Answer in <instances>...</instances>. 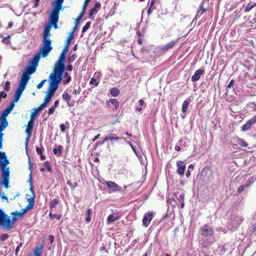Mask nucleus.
I'll return each instance as SVG.
<instances>
[{
	"label": "nucleus",
	"mask_w": 256,
	"mask_h": 256,
	"mask_svg": "<svg viewBox=\"0 0 256 256\" xmlns=\"http://www.w3.org/2000/svg\"><path fill=\"white\" fill-rule=\"evenodd\" d=\"M74 36L72 34H70L68 35V38L66 42V46H68H68L70 44L72 40L74 38Z\"/></svg>",
	"instance_id": "ea45409f"
},
{
	"label": "nucleus",
	"mask_w": 256,
	"mask_h": 256,
	"mask_svg": "<svg viewBox=\"0 0 256 256\" xmlns=\"http://www.w3.org/2000/svg\"><path fill=\"white\" fill-rule=\"evenodd\" d=\"M110 92L112 96L116 97L119 95L120 91L118 88H114L110 90Z\"/></svg>",
	"instance_id": "c756f323"
},
{
	"label": "nucleus",
	"mask_w": 256,
	"mask_h": 256,
	"mask_svg": "<svg viewBox=\"0 0 256 256\" xmlns=\"http://www.w3.org/2000/svg\"><path fill=\"white\" fill-rule=\"evenodd\" d=\"M49 216L51 218H56L57 220H59L62 218L61 215H58L56 214H52L51 212L49 214Z\"/></svg>",
	"instance_id": "603ef678"
},
{
	"label": "nucleus",
	"mask_w": 256,
	"mask_h": 256,
	"mask_svg": "<svg viewBox=\"0 0 256 256\" xmlns=\"http://www.w3.org/2000/svg\"><path fill=\"white\" fill-rule=\"evenodd\" d=\"M208 0H202L200 4L198 10L197 11L196 16L200 17L208 9Z\"/></svg>",
	"instance_id": "6e6552de"
},
{
	"label": "nucleus",
	"mask_w": 256,
	"mask_h": 256,
	"mask_svg": "<svg viewBox=\"0 0 256 256\" xmlns=\"http://www.w3.org/2000/svg\"><path fill=\"white\" fill-rule=\"evenodd\" d=\"M10 82L9 81H6V82H5V85H4V90L6 91V92H8L10 90Z\"/></svg>",
	"instance_id": "8fccbe9b"
},
{
	"label": "nucleus",
	"mask_w": 256,
	"mask_h": 256,
	"mask_svg": "<svg viewBox=\"0 0 256 256\" xmlns=\"http://www.w3.org/2000/svg\"><path fill=\"white\" fill-rule=\"evenodd\" d=\"M72 80L71 76L68 74V72H64V79L63 80V83L64 84H68Z\"/></svg>",
	"instance_id": "7c9ffc66"
},
{
	"label": "nucleus",
	"mask_w": 256,
	"mask_h": 256,
	"mask_svg": "<svg viewBox=\"0 0 256 256\" xmlns=\"http://www.w3.org/2000/svg\"><path fill=\"white\" fill-rule=\"evenodd\" d=\"M4 162H0L2 176L0 184L4 185L5 188H8L10 187L9 180L10 172L9 170V168L6 167V165L9 164V161L7 158H4Z\"/></svg>",
	"instance_id": "7ed1b4c3"
},
{
	"label": "nucleus",
	"mask_w": 256,
	"mask_h": 256,
	"mask_svg": "<svg viewBox=\"0 0 256 256\" xmlns=\"http://www.w3.org/2000/svg\"><path fill=\"white\" fill-rule=\"evenodd\" d=\"M237 142L238 144L240 146L242 147L246 148L248 146V144L247 142L242 138H238L237 139Z\"/></svg>",
	"instance_id": "c9c22d12"
},
{
	"label": "nucleus",
	"mask_w": 256,
	"mask_h": 256,
	"mask_svg": "<svg viewBox=\"0 0 256 256\" xmlns=\"http://www.w3.org/2000/svg\"><path fill=\"white\" fill-rule=\"evenodd\" d=\"M46 82V79H44L43 80H42L41 81V82L40 83H39L36 87H37V88L38 89H40L44 85V84Z\"/></svg>",
	"instance_id": "13d9d810"
},
{
	"label": "nucleus",
	"mask_w": 256,
	"mask_h": 256,
	"mask_svg": "<svg viewBox=\"0 0 256 256\" xmlns=\"http://www.w3.org/2000/svg\"><path fill=\"white\" fill-rule=\"evenodd\" d=\"M30 190L32 192V196L28 198V204L24 208L20 210L21 212L24 215V214L28 210H31L34 206V198L35 196L34 192L32 190V188H30Z\"/></svg>",
	"instance_id": "1a4fd4ad"
},
{
	"label": "nucleus",
	"mask_w": 256,
	"mask_h": 256,
	"mask_svg": "<svg viewBox=\"0 0 256 256\" xmlns=\"http://www.w3.org/2000/svg\"><path fill=\"white\" fill-rule=\"evenodd\" d=\"M176 172L179 175L183 176L186 168V164L182 160H178L176 162Z\"/></svg>",
	"instance_id": "f8f14e48"
},
{
	"label": "nucleus",
	"mask_w": 256,
	"mask_h": 256,
	"mask_svg": "<svg viewBox=\"0 0 256 256\" xmlns=\"http://www.w3.org/2000/svg\"><path fill=\"white\" fill-rule=\"evenodd\" d=\"M98 10L94 8H92L90 10V12H89V18L91 20H94V14H96L98 12Z\"/></svg>",
	"instance_id": "cd10ccee"
},
{
	"label": "nucleus",
	"mask_w": 256,
	"mask_h": 256,
	"mask_svg": "<svg viewBox=\"0 0 256 256\" xmlns=\"http://www.w3.org/2000/svg\"><path fill=\"white\" fill-rule=\"evenodd\" d=\"M190 102L188 101L187 100H184L183 102L182 105V112H186L188 105L189 104Z\"/></svg>",
	"instance_id": "a19ab883"
},
{
	"label": "nucleus",
	"mask_w": 256,
	"mask_h": 256,
	"mask_svg": "<svg viewBox=\"0 0 256 256\" xmlns=\"http://www.w3.org/2000/svg\"><path fill=\"white\" fill-rule=\"evenodd\" d=\"M68 46H65L62 52H61L58 60L55 64V66L65 69L64 62L66 59V54L68 52Z\"/></svg>",
	"instance_id": "0eeeda50"
},
{
	"label": "nucleus",
	"mask_w": 256,
	"mask_h": 256,
	"mask_svg": "<svg viewBox=\"0 0 256 256\" xmlns=\"http://www.w3.org/2000/svg\"><path fill=\"white\" fill-rule=\"evenodd\" d=\"M67 70L70 71V72H71L72 70H73V66H72L70 64H68V66H67V68H66Z\"/></svg>",
	"instance_id": "338daca9"
},
{
	"label": "nucleus",
	"mask_w": 256,
	"mask_h": 256,
	"mask_svg": "<svg viewBox=\"0 0 256 256\" xmlns=\"http://www.w3.org/2000/svg\"><path fill=\"white\" fill-rule=\"evenodd\" d=\"M91 24V22H88L86 25L82 28V32L84 33L86 32V30L90 28Z\"/></svg>",
	"instance_id": "37998d69"
},
{
	"label": "nucleus",
	"mask_w": 256,
	"mask_h": 256,
	"mask_svg": "<svg viewBox=\"0 0 256 256\" xmlns=\"http://www.w3.org/2000/svg\"><path fill=\"white\" fill-rule=\"evenodd\" d=\"M40 1V0H35V2L34 5V8H36L38 6L39 4Z\"/></svg>",
	"instance_id": "774afa93"
},
{
	"label": "nucleus",
	"mask_w": 256,
	"mask_h": 256,
	"mask_svg": "<svg viewBox=\"0 0 256 256\" xmlns=\"http://www.w3.org/2000/svg\"><path fill=\"white\" fill-rule=\"evenodd\" d=\"M178 38L176 40H172L166 44L161 46L160 48V50L162 52H166L168 50L172 48H173V46L175 45V44L176 43V42L178 41Z\"/></svg>",
	"instance_id": "a211bd4d"
},
{
	"label": "nucleus",
	"mask_w": 256,
	"mask_h": 256,
	"mask_svg": "<svg viewBox=\"0 0 256 256\" xmlns=\"http://www.w3.org/2000/svg\"><path fill=\"white\" fill-rule=\"evenodd\" d=\"M107 186L112 190L114 192H117L120 190L119 186L115 182L112 181H108L106 182Z\"/></svg>",
	"instance_id": "412c9836"
},
{
	"label": "nucleus",
	"mask_w": 256,
	"mask_h": 256,
	"mask_svg": "<svg viewBox=\"0 0 256 256\" xmlns=\"http://www.w3.org/2000/svg\"><path fill=\"white\" fill-rule=\"evenodd\" d=\"M80 22V21L79 20H76V19L75 20V21H74V26L73 28V29H72V31L71 32L70 34H74V32L77 29L78 26Z\"/></svg>",
	"instance_id": "79ce46f5"
},
{
	"label": "nucleus",
	"mask_w": 256,
	"mask_h": 256,
	"mask_svg": "<svg viewBox=\"0 0 256 256\" xmlns=\"http://www.w3.org/2000/svg\"><path fill=\"white\" fill-rule=\"evenodd\" d=\"M250 182L249 183L246 184H244V185H242V186H240L238 188V193H241L242 192H243L244 190V189L246 188H248L250 186Z\"/></svg>",
	"instance_id": "4c0bfd02"
},
{
	"label": "nucleus",
	"mask_w": 256,
	"mask_h": 256,
	"mask_svg": "<svg viewBox=\"0 0 256 256\" xmlns=\"http://www.w3.org/2000/svg\"><path fill=\"white\" fill-rule=\"evenodd\" d=\"M11 214L13 216H15L16 217V218H17V217H22L23 216V214H22V213L21 212H18V211H16V212H11Z\"/></svg>",
	"instance_id": "c03bdc74"
},
{
	"label": "nucleus",
	"mask_w": 256,
	"mask_h": 256,
	"mask_svg": "<svg viewBox=\"0 0 256 256\" xmlns=\"http://www.w3.org/2000/svg\"><path fill=\"white\" fill-rule=\"evenodd\" d=\"M60 202L59 200L57 198L53 199L51 200L50 204V209L54 208L56 207V205H58Z\"/></svg>",
	"instance_id": "473e14b6"
},
{
	"label": "nucleus",
	"mask_w": 256,
	"mask_h": 256,
	"mask_svg": "<svg viewBox=\"0 0 256 256\" xmlns=\"http://www.w3.org/2000/svg\"><path fill=\"white\" fill-rule=\"evenodd\" d=\"M60 130L62 132H64L65 130H66V128H65V125L64 124H60Z\"/></svg>",
	"instance_id": "69168bd1"
},
{
	"label": "nucleus",
	"mask_w": 256,
	"mask_h": 256,
	"mask_svg": "<svg viewBox=\"0 0 256 256\" xmlns=\"http://www.w3.org/2000/svg\"><path fill=\"white\" fill-rule=\"evenodd\" d=\"M44 165L46 168L47 170L49 172H51L52 171V168L50 166L49 164V162L48 161H46L44 162Z\"/></svg>",
	"instance_id": "864d4df0"
},
{
	"label": "nucleus",
	"mask_w": 256,
	"mask_h": 256,
	"mask_svg": "<svg viewBox=\"0 0 256 256\" xmlns=\"http://www.w3.org/2000/svg\"><path fill=\"white\" fill-rule=\"evenodd\" d=\"M54 110H55V108L54 107L50 108L48 110V114L49 115L52 114L54 112Z\"/></svg>",
	"instance_id": "e2e57ef3"
},
{
	"label": "nucleus",
	"mask_w": 256,
	"mask_h": 256,
	"mask_svg": "<svg viewBox=\"0 0 256 256\" xmlns=\"http://www.w3.org/2000/svg\"><path fill=\"white\" fill-rule=\"evenodd\" d=\"M100 6H101L100 3V2H96L94 4V8L98 9V8H100Z\"/></svg>",
	"instance_id": "0e129e2a"
},
{
	"label": "nucleus",
	"mask_w": 256,
	"mask_h": 256,
	"mask_svg": "<svg viewBox=\"0 0 256 256\" xmlns=\"http://www.w3.org/2000/svg\"><path fill=\"white\" fill-rule=\"evenodd\" d=\"M26 87V86L19 84L18 87L14 94V102H17L19 100L20 96Z\"/></svg>",
	"instance_id": "2eb2a0df"
},
{
	"label": "nucleus",
	"mask_w": 256,
	"mask_h": 256,
	"mask_svg": "<svg viewBox=\"0 0 256 256\" xmlns=\"http://www.w3.org/2000/svg\"><path fill=\"white\" fill-rule=\"evenodd\" d=\"M10 38V36H8L4 38L2 40V42H3L4 44H10V40H9V38Z\"/></svg>",
	"instance_id": "bf43d9fd"
},
{
	"label": "nucleus",
	"mask_w": 256,
	"mask_h": 256,
	"mask_svg": "<svg viewBox=\"0 0 256 256\" xmlns=\"http://www.w3.org/2000/svg\"><path fill=\"white\" fill-rule=\"evenodd\" d=\"M63 146L61 145H59L58 146L57 148H54L53 149V152L54 154H58V156H60L62 153Z\"/></svg>",
	"instance_id": "72a5a7b5"
},
{
	"label": "nucleus",
	"mask_w": 256,
	"mask_h": 256,
	"mask_svg": "<svg viewBox=\"0 0 256 256\" xmlns=\"http://www.w3.org/2000/svg\"><path fill=\"white\" fill-rule=\"evenodd\" d=\"M58 22H53V23H48V24H46V25L45 26L44 30H46V28H47L48 27H49V34H50V29H51L52 26L54 27V28L55 29H57L58 28Z\"/></svg>",
	"instance_id": "c85d7f7f"
},
{
	"label": "nucleus",
	"mask_w": 256,
	"mask_h": 256,
	"mask_svg": "<svg viewBox=\"0 0 256 256\" xmlns=\"http://www.w3.org/2000/svg\"><path fill=\"white\" fill-rule=\"evenodd\" d=\"M198 232L204 238L208 236L212 237L214 234V229L211 226L208 224H204L202 226H201L199 228Z\"/></svg>",
	"instance_id": "423d86ee"
},
{
	"label": "nucleus",
	"mask_w": 256,
	"mask_h": 256,
	"mask_svg": "<svg viewBox=\"0 0 256 256\" xmlns=\"http://www.w3.org/2000/svg\"><path fill=\"white\" fill-rule=\"evenodd\" d=\"M55 92L52 91V90H47L46 91V96L45 98L44 102L40 104L42 107H43L44 108L48 104L51 100L52 96H54Z\"/></svg>",
	"instance_id": "4468645a"
},
{
	"label": "nucleus",
	"mask_w": 256,
	"mask_h": 256,
	"mask_svg": "<svg viewBox=\"0 0 256 256\" xmlns=\"http://www.w3.org/2000/svg\"><path fill=\"white\" fill-rule=\"evenodd\" d=\"M42 252V248L37 247L34 250V253L35 256H40Z\"/></svg>",
	"instance_id": "e433bc0d"
},
{
	"label": "nucleus",
	"mask_w": 256,
	"mask_h": 256,
	"mask_svg": "<svg viewBox=\"0 0 256 256\" xmlns=\"http://www.w3.org/2000/svg\"><path fill=\"white\" fill-rule=\"evenodd\" d=\"M16 220V217L12 216V218H10V216H8L0 208V226L2 228L8 230H10Z\"/></svg>",
	"instance_id": "20e7f679"
},
{
	"label": "nucleus",
	"mask_w": 256,
	"mask_h": 256,
	"mask_svg": "<svg viewBox=\"0 0 256 256\" xmlns=\"http://www.w3.org/2000/svg\"><path fill=\"white\" fill-rule=\"evenodd\" d=\"M90 84L92 85H94L95 86H97L98 84V82L97 81V80L94 78H91Z\"/></svg>",
	"instance_id": "6e6d98bb"
},
{
	"label": "nucleus",
	"mask_w": 256,
	"mask_h": 256,
	"mask_svg": "<svg viewBox=\"0 0 256 256\" xmlns=\"http://www.w3.org/2000/svg\"><path fill=\"white\" fill-rule=\"evenodd\" d=\"M51 34H49V27L44 30L42 35V46L40 48V53L43 58L46 57L52 49V40L50 38Z\"/></svg>",
	"instance_id": "f03ea898"
},
{
	"label": "nucleus",
	"mask_w": 256,
	"mask_h": 256,
	"mask_svg": "<svg viewBox=\"0 0 256 256\" xmlns=\"http://www.w3.org/2000/svg\"><path fill=\"white\" fill-rule=\"evenodd\" d=\"M23 246L22 242H20L18 244V246L16 248V250H15V255L16 256H17L18 254V252L20 250V248H21Z\"/></svg>",
	"instance_id": "4d7b16f0"
},
{
	"label": "nucleus",
	"mask_w": 256,
	"mask_h": 256,
	"mask_svg": "<svg viewBox=\"0 0 256 256\" xmlns=\"http://www.w3.org/2000/svg\"><path fill=\"white\" fill-rule=\"evenodd\" d=\"M204 70L202 69H199L196 70L194 74L192 76L191 80L192 82H196L199 80L200 76L204 74Z\"/></svg>",
	"instance_id": "dca6fc26"
},
{
	"label": "nucleus",
	"mask_w": 256,
	"mask_h": 256,
	"mask_svg": "<svg viewBox=\"0 0 256 256\" xmlns=\"http://www.w3.org/2000/svg\"><path fill=\"white\" fill-rule=\"evenodd\" d=\"M40 60L38 54L36 55L30 62L29 65L26 66V70L24 72L30 75L35 72L36 68L38 66Z\"/></svg>",
	"instance_id": "39448f33"
},
{
	"label": "nucleus",
	"mask_w": 256,
	"mask_h": 256,
	"mask_svg": "<svg viewBox=\"0 0 256 256\" xmlns=\"http://www.w3.org/2000/svg\"><path fill=\"white\" fill-rule=\"evenodd\" d=\"M44 150V148L42 145L40 147L36 148V153L39 155L42 154Z\"/></svg>",
	"instance_id": "09e8293b"
},
{
	"label": "nucleus",
	"mask_w": 256,
	"mask_h": 256,
	"mask_svg": "<svg viewBox=\"0 0 256 256\" xmlns=\"http://www.w3.org/2000/svg\"><path fill=\"white\" fill-rule=\"evenodd\" d=\"M36 118H30V120L28 122V126L26 128V133L28 136H30L32 132V130L34 127V122Z\"/></svg>",
	"instance_id": "f3484780"
},
{
	"label": "nucleus",
	"mask_w": 256,
	"mask_h": 256,
	"mask_svg": "<svg viewBox=\"0 0 256 256\" xmlns=\"http://www.w3.org/2000/svg\"><path fill=\"white\" fill-rule=\"evenodd\" d=\"M8 122L6 118H0V144L1 140H3L4 134L2 132L8 126Z\"/></svg>",
	"instance_id": "ddd939ff"
},
{
	"label": "nucleus",
	"mask_w": 256,
	"mask_h": 256,
	"mask_svg": "<svg viewBox=\"0 0 256 256\" xmlns=\"http://www.w3.org/2000/svg\"><path fill=\"white\" fill-rule=\"evenodd\" d=\"M43 108V107L40 105L38 108H35L33 110L34 112H32L30 114V117L33 118H36L35 117L42 110Z\"/></svg>",
	"instance_id": "bb28decb"
},
{
	"label": "nucleus",
	"mask_w": 256,
	"mask_h": 256,
	"mask_svg": "<svg viewBox=\"0 0 256 256\" xmlns=\"http://www.w3.org/2000/svg\"><path fill=\"white\" fill-rule=\"evenodd\" d=\"M14 100L12 102H11L10 104L8 106V107L6 108L7 110H8L10 112H11V111L13 110L14 106Z\"/></svg>",
	"instance_id": "de8ad7c7"
},
{
	"label": "nucleus",
	"mask_w": 256,
	"mask_h": 256,
	"mask_svg": "<svg viewBox=\"0 0 256 256\" xmlns=\"http://www.w3.org/2000/svg\"><path fill=\"white\" fill-rule=\"evenodd\" d=\"M9 236L7 234H3L0 236V240L2 241H4L8 238Z\"/></svg>",
	"instance_id": "5fc2aeb1"
},
{
	"label": "nucleus",
	"mask_w": 256,
	"mask_h": 256,
	"mask_svg": "<svg viewBox=\"0 0 256 256\" xmlns=\"http://www.w3.org/2000/svg\"><path fill=\"white\" fill-rule=\"evenodd\" d=\"M6 94L4 92L2 91L0 92V102H1L2 98H6Z\"/></svg>",
	"instance_id": "680f3d73"
},
{
	"label": "nucleus",
	"mask_w": 256,
	"mask_h": 256,
	"mask_svg": "<svg viewBox=\"0 0 256 256\" xmlns=\"http://www.w3.org/2000/svg\"><path fill=\"white\" fill-rule=\"evenodd\" d=\"M156 0H150L149 1V8L148 10V15L150 14L152 11L156 9V8L154 7V4H155Z\"/></svg>",
	"instance_id": "a878e982"
},
{
	"label": "nucleus",
	"mask_w": 256,
	"mask_h": 256,
	"mask_svg": "<svg viewBox=\"0 0 256 256\" xmlns=\"http://www.w3.org/2000/svg\"><path fill=\"white\" fill-rule=\"evenodd\" d=\"M154 215V214L152 211L148 212L146 213L142 218V225L145 227H148L152 220Z\"/></svg>",
	"instance_id": "9b49d317"
},
{
	"label": "nucleus",
	"mask_w": 256,
	"mask_h": 256,
	"mask_svg": "<svg viewBox=\"0 0 256 256\" xmlns=\"http://www.w3.org/2000/svg\"><path fill=\"white\" fill-rule=\"evenodd\" d=\"M109 138H110V140H124V141H126V139L124 138H123V137L109 136Z\"/></svg>",
	"instance_id": "49530a36"
},
{
	"label": "nucleus",
	"mask_w": 256,
	"mask_h": 256,
	"mask_svg": "<svg viewBox=\"0 0 256 256\" xmlns=\"http://www.w3.org/2000/svg\"><path fill=\"white\" fill-rule=\"evenodd\" d=\"M254 123H256L255 122H254L252 118H251L248 120L246 124L242 126V132H246L248 130L251 128L252 125Z\"/></svg>",
	"instance_id": "4be33fe9"
},
{
	"label": "nucleus",
	"mask_w": 256,
	"mask_h": 256,
	"mask_svg": "<svg viewBox=\"0 0 256 256\" xmlns=\"http://www.w3.org/2000/svg\"><path fill=\"white\" fill-rule=\"evenodd\" d=\"M120 218L118 214L116 212H114L108 216L107 218V224H110Z\"/></svg>",
	"instance_id": "aec40b11"
},
{
	"label": "nucleus",
	"mask_w": 256,
	"mask_h": 256,
	"mask_svg": "<svg viewBox=\"0 0 256 256\" xmlns=\"http://www.w3.org/2000/svg\"><path fill=\"white\" fill-rule=\"evenodd\" d=\"M30 78V76L23 72L20 80V84L26 86Z\"/></svg>",
	"instance_id": "6ab92c4d"
},
{
	"label": "nucleus",
	"mask_w": 256,
	"mask_h": 256,
	"mask_svg": "<svg viewBox=\"0 0 256 256\" xmlns=\"http://www.w3.org/2000/svg\"><path fill=\"white\" fill-rule=\"evenodd\" d=\"M62 98L64 100L66 101L68 104H70L71 96L68 94L67 90L64 92V94L62 95Z\"/></svg>",
	"instance_id": "393cba45"
},
{
	"label": "nucleus",
	"mask_w": 256,
	"mask_h": 256,
	"mask_svg": "<svg viewBox=\"0 0 256 256\" xmlns=\"http://www.w3.org/2000/svg\"><path fill=\"white\" fill-rule=\"evenodd\" d=\"M65 69L54 66L53 72L49 76L50 80L49 86L48 88L49 90L56 92L58 88L59 84L61 82L62 76Z\"/></svg>",
	"instance_id": "f257e3e1"
},
{
	"label": "nucleus",
	"mask_w": 256,
	"mask_h": 256,
	"mask_svg": "<svg viewBox=\"0 0 256 256\" xmlns=\"http://www.w3.org/2000/svg\"><path fill=\"white\" fill-rule=\"evenodd\" d=\"M234 80H232L226 86V89L230 88L234 84Z\"/></svg>",
	"instance_id": "052dcab7"
},
{
	"label": "nucleus",
	"mask_w": 256,
	"mask_h": 256,
	"mask_svg": "<svg viewBox=\"0 0 256 256\" xmlns=\"http://www.w3.org/2000/svg\"><path fill=\"white\" fill-rule=\"evenodd\" d=\"M60 8L54 7L50 16V21L48 23H53L58 22L59 20V14Z\"/></svg>",
	"instance_id": "9d476101"
},
{
	"label": "nucleus",
	"mask_w": 256,
	"mask_h": 256,
	"mask_svg": "<svg viewBox=\"0 0 256 256\" xmlns=\"http://www.w3.org/2000/svg\"><path fill=\"white\" fill-rule=\"evenodd\" d=\"M109 102H110L114 106L115 110H118L120 106V103L116 99L110 98L108 100H106V103L108 106L109 104Z\"/></svg>",
	"instance_id": "5701e85b"
},
{
	"label": "nucleus",
	"mask_w": 256,
	"mask_h": 256,
	"mask_svg": "<svg viewBox=\"0 0 256 256\" xmlns=\"http://www.w3.org/2000/svg\"><path fill=\"white\" fill-rule=\"evenodd\" d=\"M76 58H77V56L76 54H72V56H70L68 58V62L69 64H71L72 62H74L76 60Z\"/></svg>",
	"instance_id": "a18cd8bd"
},
{
	"label": "nucleus",
	"mask_w": 256,
	"mask_h": 256,
	"mask_svg": "<svg viewBox=\"0 0 256 256\" xmlns=\"http://www.w3.org/2000/svg\"><path fill=\"white\" fill-rule=\"evenodd\" d=\"M92 214V210L91 208H88L86 212V221L88 222H90L91 221V215Z\"/></svg>",
	"instance_id": "2f4dec72"
},
{
	"label": "nucleus",
	"mask_w": 256,
	"mask_h": 256,
	"mask_svg": "<svg viewBox=\"0 0 256 256\" xmlns=\"http://www.w3.org/2000/svg\"><path fill=\"white\" fill-rule=\"evenodd\" d=\"M256 6V2L248 4L244 8V12H247L250 11L252 8Z\"/></svg>",
	"instance_id": "f704fd0d"
},
{
	"label": "nucleus",
	"mask_w": 256,
	"mask_h": 256,
	"mask_svg": "<svg viewBox=\"0 0 256 256\" xmlns=\"http://www.w3.org/2000/svg\"><path fill=\"white\" fill-rule=\"evenodd\" d=\"M63 2L64 0H56V4L54 6L61 9Z\"/></svg>",
	"instance_id": "3c124183"
},
{
	"label": "nucleus",
	"mask_w": 256,
	"mask_h": 256,
	"mask_svg": "<svg viewBox=\"0 0 256 256\" xmlns=\"http://www.w3.org/2000/svg\"><path fill=\"white\" fill-rule=\"evenodd\" d=\"M8 110H7L6 108H5L3 112H2L0 118H6V117L8 115V114L10 113Z\"/></svg>",
	"instance_id": "58836bf2"
},
{
	"label": "nucleus",
	"mask_w": 256,
	"mask_h": 256,
	"mask_svg": "<svg viewBox=\"0 0 256 256\" xmlns=\"http://www.w3.org/2000/svg\"><path fill=\"white\" fill-rule=\"evenodd\" d=\"M88 4L86 3L85 2H84L82 10L80 14L77 18L76 20H78L80 21L81 20L82 18L84 17V15L86 14V10Z\"/></svg>",
	"instance_id": "b1692460"
}]
</instances>
